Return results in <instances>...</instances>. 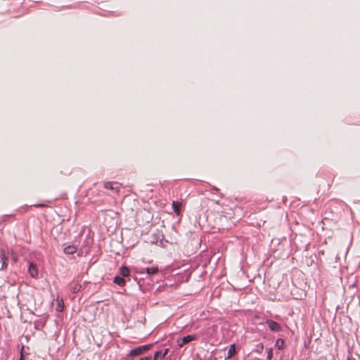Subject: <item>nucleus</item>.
Wrapping results in <instances>:
<instances>
[{
  "label": "nucleus",
  "instance_id": "nucleus-1",
  "mask_svg": "<svg viewBox=\"0 0 360 360\" xmlns=\"http://www.w3.org/2000/svg\"><path fill=\"white\" fill-rule=\"evenodd\" d=\"M151 347H152V345L139 346L136 348H134V349L130 350V352L129 353V356H139V355L145 353L146 351L149 350Z\"/></svg>",
  "mask_w": 360,
  "mask_h": 360
},
{
  "label": "nucleus",
  "instance_id": "nucleus-2",
  "mask_svg": "<svg viewBox=\"0 0 360 360\" xmlns=\"http://www.w3.org/2000/svg\"><path fill=\"white\" fill-rule=\"evenodd\" d=\"M0 258L1 260V266L0 270H5L8 266V257L6 255L5 250L0 249Z\"/></svg>",
  "mask_w": 360,
  "mask_h": 360
},
{
  "label": "nucleus",
  "instance_id": "nucleus-3",
  "mask_svg": "<svg viewBox=\"0 0 360 360\" xmlns=\"http://www.w3.org/2000/svg\"><path fill=\"white\" fill-rule=\"evenodd\" d=\"M196 339H197L196 335H188L184 336L181 340L178 341V346L180 347H182L184 345H186L193 340H195Z\"/></svg>",
  "mask_w": 360,
  "mask_h": 360
},
{
  "label": "nucleus",
  "instance_id": "nucleus-4",
  "mask_svg": "<svg viewBox=\"0 0 360 360\" xmlns=\"http://www.w3.org/2000/svg\"><path fill=\"white\" fill-rule=\"evenodd\" d=\"M104 187L107 189H110L115 193H118L120 188V186L117 182H106L104 184Z\"/></svg>",
  "mask_w": 360,
  "mask_h": 360
},
{
  "label": "nucleus",
  "instance_id": "nucleus-5",
  "mask_svg": "<svg viewBox=\"0 0 360 360\" xmlns=\"http://www.w3.org/2000/svg\"><path fill=\"white\" fill-rule=\"evenodd\" d=\"M266 323L268 325L269 328L273 331L278 332L281 330V325L274 321L267 320Z\"/></svg>",
  "mask_w": 360,
  "mask_h": 360
},
{
  "label": "nucleus",
  "instance_id": "nucleus-6",
  "mask_svg": "<svg viewBox=\"0 0 360 360\" xmlns=\"http://www.w3.org/2000/svg\"><path fill=\"white\" fill-rule=\"evenodd\" d=\"M28 271L32 277L37 278L38 276L37 268L33 263H30Z\"/></svg>",
  "mask_w": 360,
  "mask_h": 360
},
{
  "label": "nucleus",
  "instance_id": "nucleus-7",
  "mask_svg": "<svg viewBox=\"0 0 360 360\" xmlns=\"http://www.w3.org/2000/svg\"><path fill=\"white\" fill-rule=\"evenodd\" d=\"M145 271L148 275H155L158 274L159 269L157 266H154L152 267H146Z\"/></svg>",
  "mask_w": 360,
  "mask_h": 360
},
{
  "label": "nucleus",
  "instance_id": "nucleus-8",
  "mask_svg": "<svg viewBox=\"0 0 360 360\" xmlns=\"http://www.w3.org/2000/svg\"><path fill=\"white\" fill-rule=\"evenodd\" d=\"M82 286L79 283L72 282L70 285V291L72 293H77L80 290Z\"/></svg>",
  "mask_w": 360,
  "mask_h": 360
},
{
  "label": "nucleus",
  "instance_id": "nucleus-9",
  "mask_svg": "<svg viewBox=\"0 0 360 360\" xmlns=\"http://www.w3.org/2000/svg\"><path fill=\"white\" fill-rule=\"evenodd\" d=\"M181 203L177 201L172 202V208L174 212L179 215L180 214V207Z\"/></svg>",
  "mask_w": 360,
  "mask_h": 360
},
{
  "label": "nucleus",
  "instance_id": "nucleus-10",
  "mask_svg": "<svg viewBox=\"0 0 360 360\" xmlns=\"http://www.w3.org/2000/svg\"><path fill=\"white\" fill-rule=\"evenodd\" d=\"M77 250L76 247L73 245H68L64 248V252L67 255H72Z\"/></svg>",
  "mask_w": 360,
  "mask_h": 360
},
{
  "label": "nucleus",
  "instance_id": "nucleus-11",
  "mask_svg": "<svg viewBox=\"0 0 360 360\" xmlns=\"http://www.w3.org/2000/svg\"><path fill=\"white\" fill-rule=\"evenodd\" d=\"M120 274L123 277H127L129 276V269L128 267L122 266L120 269Z\"/></svg>",
  "mask_w": 360,
  "mask_h": 360
},
{
  "label": "nucleus",
  "instance_id": "nucleus-12",
  "mask_svg": "<svg viewBox=\"0 0 360 360\" xmlns=\"http://www.w3.org/2000/svg\"><path fill=\"white\" fill-rule=\"evenodd\" d=\"M114 283L120 286H124L125 285V280L124 278L120 276H115L113 280Z\"/></svg>",
  "mask_w": 360,
  "mask_h": 360
},
{
  "label": "nucleus",
  "instance_id": "nucleus-13",
  "mask_svg": "<svg viewBox=\"0 0 360 360\" xmlns=\"http://www.w3.org/2000/svg\"><path fill=\"white\" fill-rule=\"evenodd\" d=\"M236 353L235 345H230L226 359H230Z\"/></svg>",
  "mask_w": 360,
  "mask_h": 360
},
{
  "label": "nucleus",
  "instance_id": "nucleus-14",
  "mask_svg": "<svg viewBox=\"0 0 360 360\" xmlns=\"http://www.w3.org/2000/svg\"><path fill=\"white\" fill-rule=\"evenodd\" d=\"M284 345H285V341L281 338L278 339L276 342V346L278 347V349H283Z\"/></svg>",
  "mask_w": 360,
  "mask_h": 360
},
{
  "label": "nucleus",
  "instance_id": "nucleus-15",
  "mask_svg": "<svg viewBox=\"0 0 360 360\" xmlns=\"http://www.w3.org/2000/svg\"><path fill=\"white\" fill-rule=\"evenodd\" d=\"M58 300V304H57V307H56V310L58 311H62L64 309V303H63V300Z\"/></svg>",
  "mask_w": 360,
  "mask_h": 360
},
{
  "label": "nucleus",
  "instance_id": "nucleus-16",
  "mask_svg": "<svg viewBox=\"0 0 360 360\" xmlns=\"http://www.w3.org/2000/svg\"><path fill=\"white\" fill-rule=\"evenodd\" d=\"M8 254L11 255V259L14 262H17L18 260V255L13 252V251L12 250H11L9 252H8Z\"/></svg>",
  "mask_w": 360,
  "mask_h": 360
},
{
  "label": "nucleus",
  "instance_id": "nucleus-17",
  "mask_svg": "<svg viewBox=\"0 0 360 360\" xmlns=\"http://www.w3.org/2000/svg\"><path fill=\"white\" fill-rule=\"evenodd\" d=\"M273 358V349L271 348L268 349L267 352V359L271 360Z\"/></svg>",
  "mask_w": 360,
  "mask_h": 360
},
{
  "label": "nucleus",
  "instance_id": "nucleus-18",
  "mask_svg": "<svg viewBox=\"0 0 360 360\" xmlns=\"http://www.w3.org/2000/svg\"><path fill=\"white\" fill-rule=\"evenodd\" d=\"M160 355H162L161 354V352H155L153 360H157V359L158 358V356Z\"/></svg>",
  "mask_w": 360,
  "mask_h": 360
},
{
  "label": "nucleus",
  "instance_id": "nucleus-19",
  "mask_svg": "<svg viewBox=\"0 0 360 360\" xmlns=\"http://www.w3.org/2000/svg\"><path fill=\"white\" fill-rule=\"evenodd\" d=\"M168 352H169V349H165V351H164V352H163L162 354L161 353V354H162V358H164V357L167 355V354L168 353Z\"/></svg>",
  "mask_w": 360,
  "mask_h": 360
},
{
  "label": "nucleus",
  "instance_id": "nucleus-20",
  "mask_svg": "<svg viewBox=\"0 0 360 360\" xmlns=\"http://www.w3.org/2000/svg\"><path fill=\"white\" fill-rule=\"evenodd\" d=\"M151 358L150 356H145L141 358L139 360H150Z\"/></svg>",
  "mask_w": 360,
  "mask_h": 360
},
{
  "label": "nucleus",
  "instance_id": "nucleus-21",
  "mask_svg": "<svg viewBox=\"0 0 360 360\" xmlns=\"http://www.w3.org/2000/svg\"><path fill=\"white\" fill-rule=\"evenodd\" d=\"M19 360H23L22 354H21L20 358V359H19Z\"/></svg>",
  "mask_w": 360,
  "mask_h": 360
},
{
  "label": "nucleus",
  "instance_id": "nucleus-22",
  "mask_svg": "<svg viewBox=\"0 0 360 360\" xmlns=\"http://www.w3.org/2000/svg\"><path fill=\"white\" fill-rule=\"evenodd\" d=\"M347 360H351V359H350L349 358H347Z\"/></svg>",
  "mask_w": 360,
  "mask_h": 360
}]
</instances>
